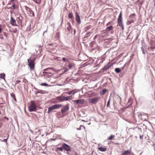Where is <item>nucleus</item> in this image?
<instances>
[{
  "label": "nucleus",
  "mask_w": 155,
  "mask_h": 155,
  "mask_svg": "<svg viewBox=\"0 0 155 155\" xmlns=\"http://www.w3.org/2000/svg\"><path fill=\"white\" fill-rule=\"evenodd\" d=\"M67 27H66V28L65 29L66 33L67 35H68L70 33L71 31V33L72 34V30L73 29L70 22H68L67 24Z\"/></svg>",
  "instance_id": "1"
},
{
  "label": "nucleus",
  "mask_w": 155,
  "mask_h": 155,
  "mask_svg": "<svg viewBox=\"0 0 155 155\" xmlns=\"http://www.w3.org/2000/svg\"><path fill=\"white\" fill-rule=\"evenodd\" d=\"M62 106L61 104H57L49 107L48 109L47 113L49 114L51 111L54 109H58Z\"/></svg>",
  "instance_id": "2"
},
{
  "label": "nucleus",
  "mask_w": 155,
  "mask_h": 155,
  "mask_svg": "<svg viewBox=\"0 0 155 155\" xmlns=\"http://www.w3.org/2000/svg\"><path fill=\"white\" fill-rule=\"evenodd\" d=\"M31 104L28 107V110L30 112H32L35 111L36 109V106L33 101H31Z\"/></svg>",
  "instance_id": "3"
},
{
  "label": "nucleus",
  "mask_w": 155,
  "mask_h": 155,
  "mask_svg": "<svg viewBox=\"0 0 155 155\" xmlns=\"http://www.w3.org/2000/svg\"><path fill=\"white\" fill-rule=\"evenodd\" d=\"M28 63V65L31 70H33L34 69L35 67V60H32L29 58L27 60Z\"/></svg>",
  "instance_id": "4"
},
{
  "label": "nucleus",
  "mask_w": 155,
  "mask_h": 155,
  "mask_svg": "<svg viewBox=\"0 0 155 155\" xmlns=\"http://www.w3.org/2000/svg\"><path fill=\"white\" fill-rule=\"evenodd\" d=\"M71 96H68V97L59 96L57 97V99L58 100L63 101L68 100L71 98Z\"/></svg>",
  "instance_id": "5"
},
{
  "label": "nucleus",
  "mask_w": 155,
  "mask_h": 155,
  "mask_svg": "<svg viewBox=\"0 0 155 155\" xmlns=\"http://www.w3.org/2000/svg\"><path fill=\"white\" fill-rule=\"evenodd\" d=\"M100 98L99 97H95L92 99H91L89 100V103H93L95 104L98 102V100Z\"/></svg>",
  "instance_id": "6"
},
{
  "label": "nucleus",
  "mask_w": 155,
  "mask_h": 155,
  "mask_svg": "<svg viewBox=\"0 0 155 155\" xmlns=\"http://www.w3.org/2000/svg\"><path fill=\"white\" fill-rule=\"evenodd\" d=\"M75 19L76 21L79 24L81 23V19L79 15L77 12H76L75 13Z\"/></svg>",
  "instance_id": "7"
},
{
  "label": "nucleus",
  "mask_w": 155,
  "mask_h": 155,
  "mask_svg": "<svg viewBox=\"0 0 155 155\" xmlns=\"http://www.w3.org/2000/svg\"><path fill=\"white\" fill-rule=\"evenodd\" d=\"M111 64L109 63L107 64L103 68L101 69L100 71V72H102L104 71H106L107 70L108 68H110V67L111 66Z\"/></svg>",
  "instance_id": "8"
},
{
  "label": "nucleus",
  "mask_w": 155,
  "mask_h": 155,
  "mask_svg": "<svg viewBox=\"0 0 155 155\" xmlns=\"http://www.w3.org/2000/svg\"><path fill=\"white\" fill-rule=\"evenodd\" d=\"M63 148L67 151H69L71 150L70 147L68 144L65 143L63 144Z\"/></svg>",
  "instance_id": "9"
},
{
  "label": "nucleus",
  "mask_w": 155,
  "mask_h": 155,
  "mask_svg": "<svg viewBox=\"0 0 155 155\" xmlns=\"http://www.w3.org/2000/svg\"><path fill=\"white\" fill-rule=\"evenodd\" d=\"M69 109V105L68 104H67L66 106L63 109H62L61 111L62 113H64Z\"/></svg>",
  "instance_id": "10"
},
{
  "label": "nucleus",
  "mask_w": 155,
  "mask_h": 155,
  "mask_svg": "<svg viewBox=\"0 0 155 155\" xmlns=\"http://www.w3.org/2000/svg\"><path fill=\"white\" fill-rule=\"evenodd\" d=\"M10 23L11 25L13 26H17L16 21L12 17H11L10 19Z\"/></svg>",
  "instance_id": "11"
},
{
  "label": "nucleus",
  "mask_w": 155,
  "mask_h": 155,
  "mask_svg": "<svg viewBox=\"0 0 155 155\" xmlns=\"http://www.w3.org/2000/svg\"><path fill=\"white\" fill-rule=\"evenodd\" d=\"M77 104H83L84 102V100H77L74 101Z\"/></svg>",
  "instance_id": "12"
},
{
  "label": "nucleus",
  "mask_w": 155,
  "mask_h": 155,
  "mask_svg": "<svg viewBox=\"0 0 155 155\" xmlns=\"http://www.w3.org/2000/svg\"><path fill=\"white\" fill-rule=\"evenodd\" d=\"M122 22V12H121L120 14L119 15L118 19L117 22Z\"/></svg>",
  "instance_id": "13"
},
{
  "label": "nucleus",
  "mask_w": 155,
  "mask_h": 155,
  "mask_svg": "<svg viewBox=\"0 0 155 155\" xmlns=\"http://www.w3.org/2000/svg\"><path fill=\"white\" fill-rule=\"evenodd\" d=\"M98 149L100 151L102 152L105 151L107 150V148L105 147H99Z\"/></svg>",
  "instance_id": "14"
},
{
  "label": "nucleus",
  "mask_w": 155,
  "mask_h": 155,
  "mask_svg": "<svg viewBox=\"0 0 155 155\" xmlns=\"http://www.w3.org/2000/svg\"><path fill=\"white\" fill-rule=\"evenodd\" d=\"M91 34V33L90 32H89L86 34H85L84 37L83 38V39L84 40V41L86 40V38H88L90 36Z\"/></svg>",
  "instance_id": "15"
},
{
  "label": "nucleus",
  "mask_w": 155,
  "mask_h": 155,
  "mask_svg": "<svg viewBox=\"0 0 155 155\" xmlns=\"http://www.w3.org/2000/svg\"><path fill=\"white\" fill-rule=\"evenodd\" d=\"M77 92L75 91V90H72L70 91L66 92V93L69 95L71 94H74Z\"/></svg>",
  "instance_id": "16"
},
{
  "label": "nucleus",
  "mask_w": 155,
  "mask_h": 155,
  "mask_svg": "<svg viewBox=\"0 0 155 155\" xmlns=\"http://www.w3.org/2000/svg\"><path fill=\"white\" fill-rule=\"evenodd\" d=\"M117 23L118 24L117 25V26H119L120 27H121L122 28V30H123L124 29V27L123 22H117Z\"/></svg>",
  "instance_id": "17"
},
{
  "label": "nucleus",
  "mask_w": 155,
  "mask_h": 155,
  "mask_svg": "<svg viewBox=\"0 0 155 155\" xmlns=\"http://www.w3.org/2000/svg\"><path fill=\"white\" fill-rule=\"evenodd\" d=\"M68 17L69 18H71V19L74 18V16L73 13L72 12H69L68 15Z\"/></svg>",
  "instance_id": "18"
},
{
  "label": "nucleus",
  "mask_w": 155,
  "mask_h": 155,
  "mask_svg": "<svg viewBox=\"0 0 155 155\" xmlns=\"http://www.w3.org/2000/svg\"><path fill=\"white\" fill-rule=\"evenodd\" d=\"M113 27L111 25L109 27H107L106 29V31H110L111 30L113 29Z\"/></svg>",
  "instance_id": "19"
},
{
  "label": "nucleus",
  "mask_w": 155,
  "mask_h": 155,
  "mask_svg": "<svg viewBox=\"0 0 155 155\" xmlns=\"http://www.w3.org/2000/svg\"><path fill=\"white\" fill-rule=\"evenodd\" d=\"M129 18L131 19H134V21H135L136 20L135 15L134 14L130 15L129 16Z\"/></svg>",
  "instance_id": "20"
},
{
  "label": "nucleus",
  "mask_w": 155,
  "mask_h": 155,
  "mask_svg": "<svg viewBox=\"0 0 155 155\" xmlns=\"http://www.w3.org/2000/svg\"><path fill=\"white\" fill-rule=\"evenodd\" d=\"M28 14L30 15V16H33L34 15V12L31 9L28 12Z\"/></svg>",
  "instance_id": "21"
},
{
  "label": "nucleus",
  "mask_w": 155,
  "mask_h": 155,
  "mask_svg": "<svg viewBox=\"0 0 155 155\" xmlns=\"http://www.w3.org/2000/svg\"><path fill=\"white\" fill-rule=\"evenodd\" d=\"M135 21H134V19H130V20L128 21L127 23L128 24V25H129L130 23L132 22H134Z\"/></svg>",
  "instance_id": "22"
},
{
  "label": "nucleus",
  "mask_w": 155,
  "mask_h": 155,
  "mask_svg": "<svg viewBox=\"0 0 155 155\" xmlns=\"http://www.w3.org/2000/svg\"><path fill=\"white\" fill-rule=\"evenodd\" d=\"M129 151L128 150H127L124 151L122 153V155H127L129 153Z\"/></svg>",
  "instance_id": "23"
},
{
  "label": "nucleus",
  "mask_w": 155,
  "mask_h": 155,
  "mask_svg": "<svg viewBox=\"0 0 155 155\" xmlns=\"http://www.w3.org/2000/svg\"><path fill=\"white\" fill-rule=\"evenodd\" d=\"M114 135H111L110 137H108V140H111L114 139Z\"/></svg>",
  "instance_id": "24"
},
{
  "label": "nucleus",
  "mask_w": 155,
  "mask_h": 155,
  "mask_svg": "<svg viewBox=\"0 0 155 155\" xmlns=\"http://www.w3.org/2000/svg\"><path fill=\"white\" fill-rule=\"evenodd\" d=\"M33 1L35 3L39 4L41 2V0H33Z\"/></svg>",
  "instance_id": "25"
},
{
  "label": "nucleus",
  "mask_w": 155,
  "mask_h": 155,
  "mask_svg": "<svg viewBox=\"0 0 155 155\" xmlns=\"http://www.w3.org/2000/svg\"><path fill=\"white\" fill-rule=\"evenodd\" d=\"M5 74L4 73H1L0 74V78L4 79H5Z\"/></svg>",
  "instance_id": "26"
},
{
  "label": "nucleus",
  "mask_w": 155,
  "mask_h": 155,
  "mask_svg": "<svg viewBox=\"0 0 155 155\" xmlns=\"http://www.w3.org/2000/svg\"><path fill=\"white\" fill-rule=\"evenodd\" d=\"M121 71V70L119 68H116L115 69V71L117 73H119Z\"/></svg>",
  "instance_id": "27"
},
{
  "label": "nucleus",
  "mask_w": 155,
  "mask_h": 155,
  "mask_svg": "<svg viewBox=\"0 0 155 155\" xmlns=\"http://www.w3.org/2000/svg\"><path fill=\"white\" fill-rule=\"evenodd\" d=\"M60 35L59 32H57L55 34V37L56 38H59Z\"/></svg>",
  "instance_id": "28"
},
{
  "label": "nucleus",
  "mask_w": 155,
  "mask_h": 155,
  "mask_svg": "<svg viewBox=\"0 0 155 155\" xmlns=\"http://www.w3.org/2000/svg\"><path fill=\"white\" fill-rule=\"evenodd\" d=\"M74 66V64L72 63H69L68 65V67L69 69H71Z\"/></svg>",
  "instance_id": "29"
},
{
  "label": "nucleus",
  "mask_w": 155,
  "mask_h": 155,
  "mask_svg": "<svg viewBox=\"0 0 155 155\" xmlns=\"http://www.w3.org/2000/svg\"><path fill=\"white\" fill-rule=\"evenodd\" d=\"M25 8V9L28 12L29 10H30V9L28 8L27 6H24Z\"/></svg>",
  "instance_id": "30"
},
{
  "label": "nucleus",
  "mask_w": 155,
  "mask_h": 155,
  "mask_svg": "<svg viewBox=\"0 0 155 155\" xmlns=\"http://www.w3.org/2000/svg\"><path fill=\"white\" fill-rule=\"evenodd\" d=\"M141 50L142 52V53L143 54H145L146 53V51L144 50V48L142 47L141 48Z\"/></svg>",
  "instance_id": "31"
},
{
  "label": "nucleus",
  "mask_w": 155,
  "mask_h": 155,
  "mask_svg": "<svg viewBox=\"0 0 155 155\" xmlns=\"http://www.w3.org/2000/svg\"><path fill=\"white\" fill-rule=\"evenodd\" d=\"M110 98H109V99L108 101V102H107V106H106L107 107H109V105L110 104Z\"/></svg>",
  "instance_id": "32"
},
{
  "label": "nucleus",
  "mask_w": 155,
  "mask_h": 155,
  "mask_svg": "<svg viewBox=\"0 0 155 155\" xmlns=\"http://www.w3.org/2000/svg\"><path fill=\"white\" fill-rule=\"evenodd\" d=\"M41 85V86H47L48 85L46 83H42Z\"/></svg>",
  "instance_id": "33"
},
{
  "label": "nucleus",
  "mask_w": 155,
  "mask_h": 155,
  "mask_svg": "<svg viewBox=\"0 0 155 155\" xmlns=\"http://www.w3.org/2000/svg\"><path fill=\"white\" fill-rule=\"evenodd\" d=\"M58 150H61V151H62L63 150V147H58Z\"/></svg>",
  "instance_id": "34"
},
{
  "label": "nucleus",
  "mask_w": 155,
  "mask_h": 155,
  "mask_svg": "<svg viewBox=\"0 0 155 155\" xmlns=\"http://www.w3.org/2000/svg\"><path fill=\"white\" fill-rule=\"evenodd\" d=\"M155 48V47L153 45H152L150 47V49H151V50H153Z\"/></svg>",
  "instance_id": "35"
},
{
  "label": "nucleus",
  "mask_w": 155,
  "mask_h": 155,
  "mask_svg": "<svg viewBox=\"0 0 155 155\" xmlns=\"http://www.w3.org/2000/svg\"><path fill=\"white\" fill-rule=\"evenodd\" d=\"M107 91V90L106 89H104L102 91L103 95Z\"/></svg>",
  "instance_id": "36"
},
{
  "label": "nucleus",
  "mask_w": 155,
  "mask_h": 155,
  "mask_svg": "<svg viewBox=\"0 0 155 155\" xmlns=\"http://www.w3.org/2000/svg\"><path fill=\"white\" fill-rule=\"evenodd\" d=\"M11 95L13 98H14V97H15V101H16V98H15V94H11Z\"/></svg>",
  "instance_id": "37"
},
{
  "label": "nucleus",
  "mask_w": 155,
  "mask_h": 155,
  "mask_svg": "<svg viewBox=\"0 0 155 155\" xmlns=\"http://www.w3.org/2000/svg\"><path fill=\"white\" fill-rule=\"evenodd\" d=\"M81 127H83L84 128V127L83 126L81 125L79 128H77V129L78 130H80L81 129Z\"/></svg>",
  "instance_id": "38"
},
{
  "label": "nucleus",
  "mask_w": 155,
  "mask_h": 155,
  "mask_svg": "<svg viewBox=\"0 0 155 155\" xmlns=\"http://www.w3.org/2000/svg\"><path fill=\"white\" fill-rule=\"evenodd\" d=\"M12 7L14 8V9H15V5L14 4H13L12 5Z\"/></svg>",
  "instance_id": "39"
},
{
  "label": "nucleus",
  "mask_w": 155,
  "mask_h": 155,
  "mask_svg": "<svg viewBox=\"0 0 155 155\" xmlns=\"http://www.w3.org/2000/svg\"><path fill=\"white\" fill-rule=\"evenodd\" d=\"M66 59L65 58H62V60L64 61V62L66 61Z\"/></svg>",
  "instance_id": "40"
},
{
  "label": "nucleus",
  "mask_w": 155,
  "mask_h": 155,
  "mask_svg": "<svg viewBox=\"0 0 155 155\" xmlns=\"http://www.w3.org/2000/svg\"><path fill=\"white\" fill-rule=\"evenodd\" d=\"M21 81H19V80H17L16 81V84H18V83H19L21 82Z\"/></svg>",
  "instance_id": "41"
},
{
  "label": "nucleus",
  "mask_w": 155,
  "mask_h": 155,
  "mask_svg": "<svg viewBox=\"0 0 155 155\" xmlns=\"http://www.w3.org/2000/svg\"><path fill=\"white\" fill-rule=\"evenodd\" d=\"M76 30L75 29H74V35H75V34H76Z\"/></svg>",
  "instance_id": "42"
},
{
  "label": "nucleus",
  "mask_w": 155,
  "mask_h": 155,
  "mask_svg": "<svg viewBox=\"0 0 155 155\" xmlns=\"http://www.w3.org/2000/svg\"><path fill=\"white\" fill-rule=\"evenodd\" d=\"M68 70V69H65V70H64V72H65L67 71Z\"/></svg>",
  "instance_id": "43"
},
{
  "label": "nucleus",
  "mask_w": 155,
  "mask_h": 155,
  "mask_svg": "<svg viewBox=\"0 0 155 155\" xmlns=\"http://www.w3.org/2000/svg\"><path fill=\"white\" fill-rule=\"evenodd\" d=\"M143 135H140V139H142L143 138Z\"/></svg>",
  "instance_id": "44"
},
{
  "label": "nucleus",
  "mask_w": 155,
  "mask_h": 155,
  "mask_svg": "<svg viewBox=\"0 0 155 155\" xmlns=\"http://www.w3.org/2000/svg\"><path fill=\"white\" fill-rule=\"evenodd\" d=\"M0 38H1L2 39H3V37L2 36V35H0Z\"/></svg>",
  "instance_id": "45"
},
{
  "label": "nucleus",
  "mask_w": 155,
  "mask_h": 155,
  "mask_svg": "<svg viewBox=\"0 0 155 155\" xmlns=\"http://www.w3.org/2000/svg\"><path fill=\"white\" fill-rule=\"evenodd\" d=\"M38 93H42L41 91H38L36 92V94H37Z\"/></svg>",
  "instance_id": "46"
},
{
  "label": "nucleus",
  "mask_w": 155,
  "mask_h": 155,
  "mask_svg": "<svg viewBox=\"0 0 155 155\" xmlns=\"http://www.w3.org/2000/svg\"><path fill=\"white\" fill-rule=\"evenodd\" d=\"M2 29L0 28V33L2 32Z\"/></svg>",
  "instance_id": "47"
},
{
  "label": "nucleus",
  "mask_w": 155,
  "mask_h": 155,
  "mask_svg": "<svg viewBox=\"0 0 155 155\" xmlns=\"http://www.w3.org/2000/svg\"><path fill=\"white\" fill-rule=\"evenodd\" d=\"M125 65V64H124V66L123 67H122V69H123L124 68Z\"/></svg>",
  "instance_id": "48"
},
{
  "label": "nucleus",
  "mask_w": 155,
  "mask_h": 155,
  "mask_svg": "<svg viewBox=\"0 0 155 155\" xmlns=\"http://www.w3.org/2000/svg\"><path fill=\"white\" fill-rule=\"evenodd\" d=\"M15 1V0H11V2H14Z\"/></svg>",
  "instance_id": "49"
},
{
  "label": "nucleus",
  "mask_w": 155,
  "mask_h": 155,
  "mask_svg": "<svg viewBox=\"0 0 155 155\" xmlns=\"http://www.w3.org/2000/svg\"><path fill=\"white\" fill-rule=\"evenodd\" d=\"M46 32H47V30H46V31H45L44 32V33H43V34H44V33H45Z\"/></svg>",
  "instance_id": "50"
},
{
  "label": "nucleus",
  "mask_w": 155,
  "mask_h": 155,
  "mask_svg": "<svg viewBox=\"0 0 155 155\" xmlns=\"http://www.w3.org/2000/svg\"><path fill=\"white\" fill-rule=\"evenodd\" d=\"M4 141H7V140H6V139H5V140H4Z\"/></svg>",
  "instance_id": "51"
},
{
  "label": "nucleus",
  "mask_w": 155,
  "mask_h": 155,
  "mask_svg": "<svg viewBox=\"0 0 155 155\" xmlns=\"http://www.w3.org/2000/svg\"><path fill=\"white\" fill-rule=\"evenodd\" d=\"M109 23H109H109H107V25H109Z\"/></svg>",
  "instance_id": "52"
},
{
  "label": "nucleus",
  "mask_w": 155,
  "mask_h": 155,
  "mask_svg": "<svg viewBox=\"0 0 155 155\" xmlns=\"http://www.w3.org/2000/svg\"><path fill=\"white\" fill-rule=\"evenodd\" d=\"M8 5H11V3H9L8 4Z\"/></svg>",
  "instance_id": "53"
},
{
  "label": "nucleus",
  "mask_w": 155,
  "mask_h": 155,
  "mask_svg": "<svg viewBox=\"0 0 155 155\" xmlns=\"http://www.w3.org/2000/svg\"><path fill=\"white\" fill-rule=\"evenodd\" d=\"M3 5H4V2H3Z\"/></svg>",
  "instance_id": "54"
},
{
  "label": "nucleus",
  "mask_w": 155,
  "mask_h": 155,
  "mask_svg": "<svg viewBox=\"0 0 155 155\" xmlns=\"http://www.w3.org/2000/svg\"><path fill=\"white\" fill-rule=\"evenodd\" d=\"M62 21H61V24H62Z\"/></svg>",
  "instance_id": "55"
},
{
  "label": "nucleus",
  "mask_w": 155,
  "mask_h": 155,
  "mask_svg": "<svg viewBox=\"0 0 155 155\" xmlns=\"http://www.w3.org/2000/svg\"><path fill=\"white\" fill-rule=\"evenodd\" d=\"M92 43V42H91V44Z\"/></svg>",
  "instance_id": "56"
},
{
  "label": "nucleus",
  "mask_w": 155,
  "mask_h": 155,
  "mask_svg": "<svg viewBox=\"0 0 155 155\" xmlns=\"http://www.w3.org/2000/svg\"><path fill=\"white\" fill-rule=\"evenodd\" d=\"M48 70V69H45V70Z\"/></svg>",
  "instance_id": "57"
},
{
  "label": "nucleus",
  "mask_w": 155,
  "mask_h": 155,
  "mask_svg": "<svg viewBox=\"0 0 155 155\" xmlns=\"http://www.w3.org/2000/svg\"><path fill=\"white\" fill-rule=\"evenodd\" d=\"M130 129H134V128H132V129L131 128Z\"/></svg>",
  "instance_id": "58"
},
{
  "label": "nucleus",
  "mask_w": 155,
  "mask_h": 155,
  "mask_svg": "<svg viewBox=\"0 0 155 155\" xmlns=\"http://www.w3.org/2000/svg\"><path fill=\"white\" fill-rule=\"evenodd\" d=\"M39 48H40L41 47L40 46H39Z\"/></svg>",
  "instance_id": "59"
},
{
  "label": "nucleus",
  "mask_w": 155,
  "mask_h": 155,
  "mask_svg": "<svg viewBox=\"0 0 155 155\" xmlns=\"http://www.w3.org/2000/svg\"><path fill=\"white\" fill-rule=\"evenodd\" d=\"M154 148H155V147H154Z\"/></svg>",
  "instance_id": "60"
}]
</instances>
